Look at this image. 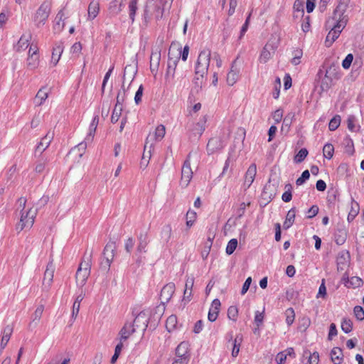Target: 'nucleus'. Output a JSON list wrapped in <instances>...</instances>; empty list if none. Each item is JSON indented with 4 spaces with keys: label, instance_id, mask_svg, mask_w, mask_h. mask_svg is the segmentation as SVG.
<instances>
[{
    "label": "nucleus",
    "instance_id": "2",
    "mask_svg": "<svg viewBox=\"0 0 364 364\" xmlns=\"http://www.w3.org/2000/svg\"><path fill=\"white\" fill-rule=\"evenodd\" d=\"M211 57L210 49H204L200 51L195 66L194 83L198 87H202L203 82L208 74Z\"/></svg>",
    "mask_w": 364,
    "mask_h": 364
},
{
    "label": "nucleus",
    "instance_id": "5",
    "mask_svg": "<svg viewBox=\"0 0 364 364\" xmlns=\"http://www.w3.org/2000/svg\"><path fill=\"white\" fill-rule=\"evenodd\" d=\"M191 152H190L187 156L186 160L184 161L181 169V186L182 187H187L189 184L192 177L193 171L191 168L190 158Z\"/></svg>",
    "mask_w": 364,
    "mask_h": 364
},
{
    "label": "nucleus",
    "instance_id": "4",
    "mask_svg": "<svg viewBox=\"0 0 364 364\" xmlns=\"http://www.w3.org/2000/svg\"><path fill=\"white\" fill-rule=\"evenodd\" d=\"M50 13V6L48 2L44 1L37 9L34 16L33 21L37 27L43 26Z\"/></svg>",
    "mask_w": 364,
    "mask_h": 364
},
{
    "label": "nucleus",
    "instance_id": "16",
    "mask_svg": "<svg viewBox=\"0 0 364 364\" xmlns=\"http://www.w3.org/2000/svg\"><path fill=\"white\" fill-rule=\"evenodd\" d=\"M176 358H185L190 360L189 344L188 342H181L176 349Z\"/></svg>",
    "mask_w": 364,
    "mask_h": 364
},
{
    "label": "nucleus",
    "instance_id": "3",
    "mask_svg": "<svg viewBox=\"0 0 364 364\" xmlns=\"http://www.w3.org/2000/svg\"><path fill=\"white\" fill-rule=\"evenodd\" d=\"M36 216V211L33 210L32 208L21 213L20 221L16 226V230L21 232L23 230L31 229L34 223Z\"/></svg>",
    "mask_w": 364,
    "mask_h": 364
},
{
    "label": "nucleus",
    "instance_id": "41",
    "mask_svg": "<svg viewBox=\"0 0 364 364\" xmlns=\"http://www.w3.org/2000/svg\"><path fill=\"white\" fill-rule=\"evenodd\" d=\"M172 230L170 225H166L163 227L161 230V237L164 241L168 242L171 237Z\"/></svg>",
    "mask_w": 364,
    "mask_h": 364
},
{
    "label": "nucleus",
    "instance_id": "28",
    "mask_svg": "<svg viewBox=\"0 0 364 364\" xmlns=\"http://www.w3.org/2000/svg\"><path fill=\"white\" fill-rule=\"evenodd\" d=\"M139 244L136 248V252L138 254L146 252V248L148 245L149 241L147 240V235L141 234L139 237Z\"/></svg>",
    "mask_w": 364,
    "mask_h": 364
},
{
    "label": "nucleus",
    "instance_id": "49",
    "mask_svg": "<svg viewBox=\"0 0 364 364\" xmlns=\"http://www.w3.org/2000/svg\"><path fill=\"white\" fill-rule=\"evenodd\" d=\"M98 122H99V118L97 116H95L92 119V122L90 123L87 136H94V135L95 134Z\"/></svg>",
    "mask_w": 364,
    "mask_h": 364
},
{
    "label": "nucleus",
    "instance_id": "29",
    "mask_svg": "<svg viewBox=\"0 0 364 364\" xmlns=\"http://www.w3.org/2000/svg\"><path fill=\"white\" fill-rule=\"evenodd\" d=\"M123 0H113L109 5V11L113 14H118L122 9L124 6Z\"/></svg>",
    "mask_w": 364,
    "mask_h": 364
},
{
    "label": "nucleus",
    "instance_id": "20",
    "mask_svg": "<svg viewBox=\"0 0 364 364\" xmlns=\"http://www.w3.org/2000/svg\"><path fill=\"white\" fill-rule=\"evenodd\" d=\"M90 274V272H89L87 271L82 270L81 267L77 268V272L75 274L77 285L80 286V287H83L86 284V282H87Z\"/></svg>",
    "mask_w": 364,
    "mask_h": 364
},
{
    "label": "nucleus",
    "instance_id": "37",
    "mask_svg": "<svg viewBox=\"0 0 364 364\" xmlns=\"http://www.w3.org/2000/svg\"><path fill=\"white\" fill-rule=\"evenodd\" d=\"M334 153V147L331 144L327 143L323 146V156L327 159H331Z\"/></svg>",
    "mask_w": 364,
    "mask_h": 364
},
{
    "label": "nucleus",
    "instance_id": "26",
    "mask_svg": "<svg viewBox=\"0 0 364 364\" xmlns=\"http://www.w3.org/2000/svg\"><path fill=\"white\" fill-rule=\"evenodd\" d=\"M239 77V70L235 68L234 63L232 65L230 72L227 75V83L230 86H232L236 83Z\"/></svg>",
    "mask_w": 364,
    "mask_h": 364
},
{
    "label": "nucleus",
    "instance_id": "39",
    "mask_svg": "<svg viewBox=\"0 0 364 364\" xmlns=\"http://www.w3.org/2000/svg\"><path fill=\"white\" fill-rule=\"evenodd\" d=\"M177 324V318L174 315H171L168 317L166 322V327L168 332L172 331L175 329Z\"/></svg>",
    "mask_w": 364,
    "mask_h": 364
},
{
    "label": "nucleus",
    "instance_id": "44",
    "mask_svg": "<svg viewBox=\"0 0 364 364\" xmlns=\"http://www.w3.org/2000/svg\"><path fill=\"white\" fill-rule=\"evenodd\" d=\"M43 117L44 114L41 111H38L37 113H36L31 122V127L33 128L38 127L43 120Z\"/></svg>",
    "mask_w": 364,
    "mask_h": 364
},
{
    "label": "nucleus",
    "instance_id": "61",
    "mask_svg": "<svg viewBox=\"0 0 364 364\" xmlns=\"http://www.w3.org/2000/svg\"><path fill=\"white\" fill-rule=\"evenodd\" d=\"M144 87L142 85L139 86L138 88L135 96H134V102L136 105H139L141 102V97L143 95Z\"/></svg>",
    "mask_w": 364,
    "mask_h": 364
},
{
    "label": "nucleus",
    "instance_id": "62",
    "mask_svg": "<svg viewBox=\"0 0 364 364\" xmlns=\"http://www.w3.org/2000/svg\"><path fill=\"white\" fill-rule=\"evenodd\" d=\"M166 134V128L163 124L157 126L155 129L154 136H164Z\"/></svg>",
    "mask_w": 364,
    "mask_h": 364
},
{
    "label": "nucleus",
    "instance_id": "11",
    "mask_svg": "<svg viewBox=\"0 0 364 364\" xmlns=\"http://www.w3.org/2000/svg\"><path fill=\"white\" fill-rule=\"evenodd\" d=\"M337 269L338 271H343L348 267L350 262V253L347 250H343L338 255L337 259Z\"/></svg>",
    "mask_w": 364,
    "mask_h": 364
},
{
    "label": "nucleus",
    "instance_id": "42",
    "mask_svg": "<svg viewBox=\"0 0 364 364\" xmlns=\"http://www.w3.org/2000/svg\"><path fill=\"white\" fill-rule=\"evenodd\" d=\"M123 109L122 106L115 105L111 117V121L112 123H116L119 119Z\"/></svg>",
    "mask_w": 364,
    "mask_h": 364
},
{
    "label": "nucleus",
    "instance_id": "23",
    "mask_svg": "<svg viewBox=\"0 0 364 364\" xmlns=\"http://www.w3.org/2000/svg\"><path fill=\"white\" fill-rule=\"evenodd\" d=\"M178 62V58L173 59L168 58V65H167V70L165 75L166 79L173 78L175 75L176 68L177 65V63Z\"/></svg>",
    "mask_w": 364,
    "mask_h": 364
},
{
    "label": "nucleus",
    "instance_id": "9",
    "mask_svg": "<svg viewBox=\"0 0 364 364\" xmlns=\"http://www.w3.org/2000/svg\"><path fill=\"white\" fill-rule=\"evenodd\" d=\"M175 284L170 282L166 284L161 291L160 299L164 305L168 303L175 291Z\"/></svg>",
    "mask_w": 364,
    "mask_h": 364
},
{
    "label": "nucleus",
    "instance_id": "1",
    "mask_svg": "<svg viewBox=\"0 0 364 364\" xmlns=\"http://www.w3.org/2000/svg\"><path fill=\"white\" fill-rule=\"evenodd\" d=\"M346 8L347 5L346 4L340 3L334 10L333 16L326 22V28L331 29L325 41L327 47H330L339 37L340 33L346 26V22L343 21V14Z\"/></svg>",
    "mask_w": 364,
    "mask_h": 364
},
{
    "label": "nucleus",
    "instance_id": "34",
    "mask_svg": "<svg viewBox=\"0 0 364 364\" xmlns=\"http://www.w3.org/2000/svg\"><path fill=\"white\" fill-rule=\"evenodd\" d=\"M242 341V335H237L233 341V347H232V357L235 358L237 356L239 351H240V347Z\"/></svg>",
    "mask_w": 364,
    "mask_h": 364
},
{
    "label": "nucleus",
    "instance_id": "64",
    "mask_svg": "<svg viewBox=\"0 0 364 364\" xmlns=\"http://www.w3.org/2000/svg\"><path fill=\"white\" fill-rule=\"evenodd\" d=\"M346 152L350 155H352L354 153L353 143L350 138L346 140Z\"/></svg>",
    "mask_w": 364,
    "mask_h": 364
},
{
    "label": "nucleus",
    "instance_id": "24",
    "mask_svg": "<svg viewBox=\"0 0 364 364\" xmlns=\"http://www.w3.org/2000/svg\"><path fill=\"white\" fill-rule=\"evenodd\" d=\"M331 359L334 364H341L343 360V354L341 348H333L331 351Z\"/></svg>",
    "mask_w": 364,
    "mask_h": 364
},
{
    "label": "nucleus",
    "instance_id": "53",
    "mask_svg": "<svg viewBox=\"0 0 364 364\" xmlns=\"http://www.w3.org/2000/svg\"><path fill=\"white\" fill-rule=\"evenodd\" d=\"M341 117L337 115L332 118L329 122L328 127L331 131L336 130L340 125Z\"/></svg>",
    "mask_w": 364,
    "mask_h": 364
},
{
    "label": "nucleus",
    "instance_id": "57",
    "mask_svg": "<svg viewBox=\"0 0 364 364\" xmlns=\"http://www.w3.org/2000/svg\"><path fill=\"white\" fill-rule=\"evenodd\" d=\"M310 177V173L308 170H305L301 173V176L298 178L296 181V184L297 186L302 185L306 180H308Z\"/></svg>",
    "mask_w": 364,
    "mask_h": 364
},
{
    "label": "nucleus",
    "instance_id": "56",
    "mask_svg": "<svg viewBox=\"0 0 364 364\" xmlns=\"http://www.w3.org/2000/svg\"><path fill=\"white\" fill-rule=\"evenodd\" d=\"M353 312L356 318L359 321L364 319V309L360 306H356L354 307Z\"/></svg>",
    "mask_w": 364,
    "mask_h": 364
},
{
    "label": "nucleus",
    "instance_id": "48",
    "mask_svg": "<svg viewBox=\"0 0 364 364\" xmlns=\"http://www.w3.org/2000/svg\"><path fill=\"white\" fill-rule=\"evenodd\" d=\"M237 239H231L228 243V245L226 247V253L228 255H232L235 250H236L237 248Z\"/></svg>",
    "mask_w": 364,
    "mask_h": 364
},
{
    "label": "nucleus",
    "instance_id": "10",
    "mask_svg": "<svg viewBox=\"0 0 364 364\" xmlns=\"http://www.w3.org/2000/svg\"><path fill=\"white\" fill-rule=\"evenodd\" d=\"M136 332V328L133 326L132 322L127 321L123 327L120 329L118 333V341L124 342L127 341L133 333Z\"/></svg>",
    "mask_w": 364,
    "mask_h": 364
},
{
    "label": "nucleus",
    "instance_id": "43",
    "mask_svg": "<svg viewBox=\"0 0 364 364\" xmlns=\"http://www.w3.org/2000/svg\"><path fill=\"white\" fill-rule=\"evenodd\" d=\"M50 140H49V138H42V140L38 144L36 151H39L40 154H41L43 151H45L47 147L50 144Z\"/></svg>",
    "mask_w": 364,
    "mask_h": 364
},
{
    "label": "nucleus",
    "instance_id": "51",
    "mask_svg": "<svg viewBox=\"0 0 364 364\" xmlns=\"http://www.w3.org/2000/svg\"><path fill=\"white\" fill-rule=\"evenodd\" d=\"M285 188L287 191L282 194V199L284 202H289L292 198V194L291 191L292 186L289 183L285 186Z\"/></svg>",
    "mask_w": 364,
    "mask_h": 364
},
{
    "label": "nucleus",
    "instance_id": "14",
    "mask_svg": "<svg viewBox=\"0 0 364 364\" xmlns=\"http://www.w3.org/2000/svg\"><path fill=\"white\" fill-rule=\"evenodd\" d=\"M223 147L222 138H210L207 144V151L209 154L221 149Z\"/></svg>",
    "mask_w": 364,
    "mask_h": 364
},
{
    "label": "nucleus",
    "instance_id": "22",
    "mask_svg": "<svg viewBox=\"0 0 364 364\" xmlns=\"http://www.w3.org/2000/svg\"><path fill=\"white\" fill-rule=\"evenodd\" d=\"M92 251H91L90 253H87V252H85L84 257L82 258V260L80 262L78 268L81 267L82 270H85V271H87V272H90L91 266H92Z\"/></svg>",
    "mask_w": 364,
    "mask_h": 364
},
{
    "label": "nucleus",
    "instance_id": "6",
    "mask_svg": "<svg viewBox=\"0 0 364 364\" xmlns=\"http://www.w3.org/2000/svg\"><path fill=\"white\" fill-rule=\"evenodd\" d=\"M55 269V268L53 264V259H50L47 264L43 279V289L45 291H48L51 286L53 279Z\"/></svg>",
    "mask_w": 364,
    "mask_h": 364
},
{
    "label": "nucleus",
    "instance_id": "19",
    "mask_svg": "<svg viewBox=\"0 0 364 364\" xmlns=\"http://www.w3.org/2000/svg\"><path fill=\"white\" fill-rule=\"evenodd\" d=\"M348 231L344 227L338 228L335 232V242L338 245L345 243L347 238Z\"/></svg>",
    "mask_w": 364,
    "mask_h": 364
},
{
    "label": "nucleus",
    "instance_id": "58",
    "mask_svg": "<svg viewBox=\"0 0 364 364\" xmlns=\"http://www.w3.org/2000/svg\"><path fill=\"white\" fill-rule=\"evenodd\" d=\"M305 353L309 354V364H318L319 361V355L318 353L314 352L312 354L310 352H305Z\"/></svg>",
    "mask_w": 364,
    "mask_h": 364
},
{
    "label": "nucleus",
    "instance_id": "54",
    "mask_svg": "<svg viewBox=\"0 0 364 364\" xmlns=\"http://www.w3.org/2000/svg\"><path fill=\"white\" fill-rule=\"evenodd\" d=\"M237 314H238V309L236 306H231L228 308V317L230 319L235 321L237 320Z\"/></svg>",
    "mask_w": 364,
    "mask_h": 364
},
{
    "label": "nucleus",
    "instance_id": "55",
    "mask_svg": "<svg viewBox=\"0 0 364 364\" xmlns=\"http://www.w3.org/2000/svg\"><path fill=\"white\" fill-rule=\"evenodd\" d=\"M303 53L301 50L296 49L293 52V58L291 60V63L296 65L300 63V59L302 57Z\"/></svg>",
    "mask_w": 364,
    "mask_h": 364
},
{
    "label": "nucleus",
    "instance_id": "7",
    "mask_svg": "<svg viewBox=\"0 0 364 364\" xmlns=\"http://www.w3.org/2000/svg\"><path fill=\"white\" fill-rule=\"evenodd\" d=\"M157 139L158 138H150L149 139V138H146L143 156L140 162V168L143 170L145 169L149 164L154 141H156Z\"/></svg>",
    "mask_w": 364,
    "mask_h": 364
},
{
    "label": "nucleus",
    "instance_id": "40",
    "mask_svg": "<svg viewBox=\"0 0 364 364\" xmlns=\"http://www.w3.org/2000/svg\"><path fill=\"white\" fill-rule=\"evenodd\" d=\"M341 329L346 333H349L353 329V322L350 319L344 318L341 322Z\"/></svg>",
    "mask_w": 364,
    "mask_h": 364
},
{
    "label": "nucleus",
    "instance_id": "52",
    "mask_svg": "<svg viewBox=\"0 0 364 364\" xmlns=\"http://www.w3.org/2000/svg\"><path fill=\"white\" fill-rule=\"evenodd\" d=\"M196 213L194 211L188 210L186 213V226L191 228L195 222Z\"/></svg>",
    "mask_w": 364,
    "mask_h": 364
},
{
    "label": "nucleus",
    "instance_id": "13",
    "mask_svg": "<svg viewBox=\"0 0 364 364\" xmlns=\"http://www.w3.org/2000/svg\"><path fill=\"white\" fill-rule=\"evenodd\" d=\"M44 311V305H39L34 313L31 316V320L28 323V328L29 331H33L34 328L37 327L38 323H40L42 314Z\"/></svg>",
    "mask_w": 364,
    "mask_h": 364
},
{
    "label": "nucleus",
    "instance_id": "21",
    "mask_svg": "<svg viewBox=\"0 0 364 364\" xmlns=\"http://www.w3.org/2000/svg\"><path fill=\"white\" fill-rule=\"evenodd\" d=\"M63 51V43H61V42L57 43L53 48V53H52V57H51V63H53L54 65H56L57 63H58Z\"/></svg>",
    "mask_w": 364,
    "mask_h": 364
},
{
    "label": "nucleus",
    "instance_id": "59",
    "mask_svg": "<svg viewBox=\"0 0 364 364\" xmlns=\"http://www.w3.org/2000/svg\"><path fill=\"white\" fill-rule=\"evenodd\" d=\"M326 296V287L325 285V279H323L321 281V284L319 287L316 297L317 298H319V297L325 298Z\"/></svg>",
    "mask_w": 364,
    "mask_h": 364
},
{
    "label": "nucleus",
    "instance_id": "45",
    "mask_svg": "<svg viewBox=\"0 0 364 364\" xmlns=\"http://www.w3.org/2000/svg\"><path fill=\"white\" fill-rule=\"evenodd\" d=\"M137 3L138 0H132L129 4V18H131L132 22H134V21L135 14L137 9Z\"/></svg>",
    "mask_w": 364,
    "mask_h": 364
},
{
    "label": "nucleus",
    "instance_id": "63",
    "mask_svg": "<svg viewBox=\"0 0 364 364\" xmlns=\"http://www.w3.org/2000/svg\"><path fill=\"white\" fill-rule=\"evenodd\" d=\"M116 249L115 242H109L104 248L103 253H114Z\"/></svg>",
    "mask_w": 364,
    "mask_h": 364
},
{
    "label": "nucleus",
    "instance_id": "17",
    "mask_svg": "<svg viewBox=\"0 0 364 364\" xmlns=\"http://www.w3.org/2000/svg\"><path fill=\"white\" fill-rule=\"evenodd\" d=\"M220 306L221 304L219 299H215L212 301L211 307L208 315V318L210 322H213L217 319Z\"/></svg>",
    "mask_w": 364,
    "mask_h": 364
},
{
    "label": "nucleus",
    "instance_id": "33",
    "mask_svg": "<svg viewBox=\"0 0 364 364\" xmlns=\"http://www.w3.org/2000/svg\"><path fill=\"white\" fill-rule=\"evenodd\" d=\"M363 280L358 277H352L345 282V285L348 288H356L363 285Z\"/></svg>",
    "mask_w": 364,
    "mask_h": 364
},
{
    "label": "nucleus",
    "instance_id": "38",
    "mask_svg": "<svg viewBox=\"0 0 364 364\" xmlns=\"http://www.w3.org/2000/svg\"><path fill=\"white\" fill-rule=\"evenodd\" d=\"M308 154L309 151L306 148L301 149L294 158V162L296 164L301 163L306 159Z\"/></svg>",
    "mask_w": 364,
    "mask_h": 364
},
{
    "label": "nucleus",
    "instance_id": "32",
    "mask_svg": "<svg viewBox=\"0 0 364 364\" xmlns=\"http://www.w3.org/2000/svg\"><path fill=\"white\" fill-rule=\"evenodd\" d=\"M31 36L30 33H28L27 36L26 35H23L20 38V39L17 43V50L18 51L23 50L26 48H27L29 45L28 42H29V40L31 39Z\"/></svg>",
    "mask_w": 364,
    "mask_h": 364
},
{
    "label": "nucleus",
    "instance_id": "36",
    "mask_svg": "<svg viewBox=\"0 0 364 364\" xmlns=\"http://www.w3.org/2000/svg\"><path fill=\"white\" fill-rule=\"evenodd\" d=\"M39 63L38 55H29L27 58V68L30 70L36 69Z\"/></svg>",
    "mask_w": 364,
    "mask_h": 364
},
{
    "label": "nucleus",
    "instance_id": "27",
    "mask_svg": "<svg viewBox=\"0 0 364 364\" xmlns=\"http://www.w3.org/2000/svg\"><path fill=\"white\" fill-rule=\"evenodd\" d=\"M12 333H13V327L11 326L8 325L4 328V331H3V336L1 338V349H4L6 346Z\"/></svg>",
    "mask_w": 364,
    "mask_h": 364
},
{
    "label": "nucleus",
    "instance_id": "35",
    "mask_svg": "<svg viewBox=\"0 0 364 364\" xmlns=\"http://www.w3.org/2000/svg\"><path fill=\"white\" fill-rule=\"evenodd\" d=\"M328 73L329 70H326L324 77L321 80L320 87L322 91H327L332 85V79Z\"/></svg>",
    "mask_w": 364,
    "mask_h": 364
},
{
    "label": "nucleus",
    "instance_id": "46",
    "mask_svg": "<svg viewBox=\"0 0 364 364\" xmlns=\"http://www.w3.org/2000/svg\"><path fill=\"white\" fill-rule=\"evenodd\" d=\"M359 213V205L355 203L351 207V210L348 215L347 220L349 223L352 222Z\"/></svg>",
    "mask_w": 364,
    "mask_h": 364
},
{
    "label": "nucleus",
    "instance_id": "60",
    "mask_svg": "<svg viewBox=\"0 0 364 364\" xmlns=\"http://www.w3.org/2000/svg\"><path fill=\"white\" fill-rule=\"evenodd\" d=\"M353 60V55L349 53L346 55V58L342 62V66L344 69H348Z\"/></svg>",
    "mask_w": 364,
    "mask_h": 364
},
{
    "label": "nucleus",
    "instance_id": "8",
    "mask_svg": "<svg viewBox=\"0 0 364 364\" xmlns=\"http://www.w3.org/2000/svg\"><path fill=\"white\" fill-rule=\"evenodd\" d=\"M161 60V49L155 48L152 49L150 56V70L151 73L156 76L159 70Z\"/></svg>",
    "mask_w": 364,
    "mask_h": 364
},
{
    "label": "nucleus",
    "instance_id": "12",
    "mask_svg": "<svg viewBox=\"0 0 364 364\" xmlns=\"http://www.w3.org/2000/svg\"><path fill=\"white\" fill-rule=\"evenodd\" d=\"M148 318L144 311H141L135 317L134 321L132 323L133 326L136 329H141L145 331L148 326Z\"/></svg>",
    "mask_w": 364,
    "mask_h": 364
},
{
    "label": "nucleus",
    "instance_id": "47",
    "mask_svg": "<svg viewBox=\"0 0 364 364\" xmlns=\"http://www.w3.org/2000/svg\"><path fill=\"white\" fill-rule=\"evenodd\" d=\"M126 97V90L124 85L122 86V89L119 91L117 96V102L115 105L122 106Z\"/></svg>",
    "mask_w": 364,
    "mask_h": 364
},
{
    "label": "nucleus",
    "instance_id": "50",
    "mask_svg": "<svg viewBox=\"0 0 364 364\" xmlns=\"http://www.w3.org/2000/svg\"><path fill=\"white\" fill-rule=\"evenodd\" d=\"M285 315L287 325L291 326L293 323L295 318V313L294 309L292 308L287 309L285 311Z\"/></svg>",
    "mask_w": 364,
    "mask_h": 364
},
{
    "label": "nucleus",
    "instance_id": "18",
    "mask_svg": "<svg viewBox=\"0 0 364 364\" xmlns=\"http://www.w3.org/2000/svg\"><path fill=\"white\" fill-rule=\"evenodd\" d=\"M257 173V166L255 164H252L247 171H246L245 176V183L244 184L249 188L252 183H253L255 176Z\"/></svg>",
    "mask_w": 364,
    "mask_h": 364
},
{
    "label": "nucleus",
    "instance_id": "30",
    "mask_svg": "<svg viewBox=\"0 0 364 364\" xmlns=\"http://www.w3.org/2000/svg\"><path fill=\"white\" fill-rule=\"evenodd\" d=\"M48 94L46 91V89L44 87L40 89L35 97V103L36 105L40 106L48 98Z\"/></svg>",
    "mask_w": 364,
    "mask_h": 364
},
{
    "label": "nucleus",
    "instance_id": "31",
    "mask_svg": "<svg viewBox=\"0 0 364 364\" xmlns=\"http://www.w3.org/2000/svg\"><path fill=\"white\" fill-rule=\"evenodd\" d=\"M357 120L355 116L350 115L347 119V127L348 129L352 132H358L360 128L359 125L356 124Z\"/></svg>",
    "mask_w": 364,
    "mask_h": 364
},
{
    "label": "nucleus",
    "instance_id": "25",
    "mask_svg": "<svg viewBox=\"0 0 364 364\" xmlns=\"http://www.w3.org/2000/svg\"><path fill=\"white\" fill-rule=\"evenodd\" d=\"M100 3L97 0H92L88 6V18L94 19L99 14Z\"/></svg>",
    "mask_w": 364,
    "mask_h": 364
},
{
    "label": "nucleus",
    "instance_id": "15",
    "mask_svg": "<svg viewBox=\"0 0 364 364\" xmlns=\"http://www.w3.org/2000/svg\"><path fill=\"white\" fill-rule=\"evenodd\" d=\"M276 46L269 43H267L261 52L259 61L264 63H267L272 58Z\"/></svg>",
    "mask_w": 364,
    "mask_h": 364
}]
</instances>
